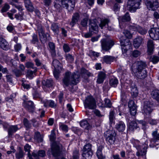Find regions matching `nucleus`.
Segmentation results:
<instances>
[{
    "label": "nucleus",
    "instance_id": "1",
    "mask_svg": "<svg viewBox=\"0 0 159 159\" xmlns=\"http://www.w3.org/2000/svg\"><path fill=\"white\" fill-rule=\"evenodd\" d=\"M147 67V65L145 62L137 61L133 64L131 69L133 73L137 78L143 79L147 76L146 70Z\"/></svg>",
    "mask_w": 159,
    "mask_h": 159
},
{
    "label": "nucleus",
    "instance_id": "2",
    "mask_svg": "<svg viewBox=\"0 0 159 159\" xmlns=\"http://www.w3.org/2000/svg\"><path fill=\"white\" fill-rule=\"evenodd\" d=\"M80 77L79 73L78 72L74 73L68 72L66 73L63 82L66 86L69 85H76L80 81Z\"/></svg>",
    "mask_w": 159,
    "mask_h": 159
},
{
    "label": "nucleus",
    "instance_id": "3",
    "mask_svg": "<svg viewBox=\"0 0 159 159\" xmlns=\"http://www.w3.org/2000/svg\"><path fill=\"white\" fill-rule=\"evenodd\" d=\"M55 138L56 135L54 131L52 130L49 137L50 140L53 142L51 144L52 153L54 157H56L59 156L60 154L61 145L59 144H57L54 142Z\"/></svg>",
    "mask_w": 159,
    "mask_h": 159
},
{
    "label": "nucleus",
    "instance_id": "4",
    "mask_svg": "<svg viewBox=\"0 0 159 159\" xmlns=\"http://www.w3.org/2000/svg\"><path fill=\"white\" fill-rule=\"evenodd\" d=\"M83 102L85 108L93 109L96 107L95 100L91 95H89L86 97Z\"/></svg>",
    "mask_w": 159,
    "mask_h": 159
},
{
    "label": "nucleus",
    "instance_id": "5",
    "mask_svg": "<svg viewBox=\"0 0 159 159\" xmlns=\"http://www.w3.org/2000/svg\"><path fill=\"white\" fill-rule=\"evenodd\" d=\"M116 134L114 130H109L106 132L105 135L106 140L107 143L110 145L114 144Z\"/></svg>",
    "mask_w": 159,
    "mask_h": 159
},
{
    "label": "nucleus",
    "instance_id": "6",
    "mask_svg": "<svg viewBox=\"0 0 159 159\" xmlns=\"http://www.w3.org/2000/svg\"><path fill=\"white\" fill-rule=\"evenodd\" d=\"M93 153L91 149V145L90 143L86 144L82 150V156L85 159H90Z\"/></svg>",
    "mask_w": 159,
    "mask_h": 159
},
{
    "label": "nucleus",
    "instance_id": "7",
    "mask_svg": "<svg viewBox=\"0 0 159 159\" xmlns=\"http://www.w3.org/2000/svg\"><path fill=\"white\" fill-rule=\"evenodd\" d=\"M124 36L120 39V42L122 52L123 53L126 52L128 49L130 48L131 43L128 39H125Z\"/></svg>",
    "mask_w": 159,
    "mask_h": 159
},
{
    "label": "nucleus",
    "instance_id": "8",
    "mask_svg": "<svg viewBox=\"0 0 159 159\" xmlns=\"http://www.w3.org/2000/svg\"><path fill=\"white\" fill-rule=\"evenodd\" d=\"M140 0H128V7L131 11L134 12L139 8Z\"/></svg>",
    "mask_w": 159,
    "mask_h": 159
},
{
    "label": "nucleus",
    "instance_id": "9",
    "mask_svg": "<svg viewBox=\"0 0 159 159\" xmlns=\"http://www.w3.org/2000/svg\"><path fill=\"white\" fill-rule=\"evenodd\" d=\"M101 43L102 49L106 51L110 50L114 44L112 40L108 39H103Z\"/></svg>",
    "mask_w": 159,
    "mask_h": 159
},
{
    "label": "nucleus",
    "instance_id": "10",
    "mask_svg": "<svg viewBox=\"0 0 159 159\" xmlns=\"http://www.w3.org/2000/svg\"><path fill=\"white\" fill-rule=\"evenodd\" d=\"M145 3L147 8L149 10H155L159 6L157 0H146Z\"/></svg>",
    "mask_w": 159,
    "mask_h": 159
},
{
    "label": "nucleus",
    "instance_id": "11",
    "mask_svg": "<svg viewBox=\"0 0 159 159\" xmlns=\"http://www.w3.org/2000/svg\"><path fill=\"white\" fill-rule=\"evenodd\" d=\"M61 3L63 7L69 11H72L75 6V0H61Z\"/></svg>",
    "mask_w": 159,
    "mask_h": 159
},
{
    "label": "nucleus",
    "instance_id": "12",
    "mask_svg": "<svg viewBox=\"0 0 159 159\" xmlns=\"http://www.w3.org/2000/svg\"><path fill=\"white\" fill-rule=\"evenodd\" d=\"M149 36L151 38L154 40L159 39V28H151L148 31Z\"/></svg>",
    "mask_w": 159,
    "mask_h": 159
},
{
    "label": "nucleus",
    "instance_id": "13",
    "mask_svg": "<svg viewBox=\"0 0 159 159\" xmlns=\"http://www.w3.org/2000/svg\"><path fill=\"white\" fill-rule=\"evenodd\" d=\"M152 104L149 101H145L144 103L143 112L147 115H149L152 111Z\"/></svg>",
    "mask_w": 159,
    "mask_h": 159
},
{
    "label": "nucleus",
    "instance_id": "14",
    "mask_svg": "<svg viewBox=\"0 0 159 159\" xmlns=\"http://www.w3.org/2000/svg\"><path fill=\"white\" fill-rule=\"evenodd\" d=\"M130 29L131 31L132 30L137 31L142 35L145 34L147 32V30L146 29L143 28L137 25H134L131 26Z\"/></svg>",
    "mask_w": 159,
    "mask_h": 159
},
{
    "label": "nucleus",
    "instance_id": "15",
    "mask_svg": "<svg viewBox=\"0 0 159 159\" xmlns=\"http://www.w3.org/2000/svg\"><path fill=\"white\" fill-rule=\"evenodd\" d=\"M128 107L129 108L131 114L133 116L135 115L136 113L137 107L134 104V102L133 100L129 101L128 103Z\"/></svg>",
    "mask_w": 159,
    "mask_h": 159
},
{
    "label": "nucleus",
    "instance_id": "16",
    "mask_svg": "<svg viewBox=\"0 0 159 159\" xmlns=\"http://www.w3.org/2000/svg\"><path fill=\"white\" fill-rule=\"evenodd\" d=\"M37 30L41 41L43 42H46L47 39V38L42 27L41 26L38 27Z\"/></svg>",
    "mask_w": 159,
    "mask_h": 159
},
{
    "label": "nucleus",
    "instance_id": "17",
    "mask_svg": "<svg viewBox=\"0 0 159 159\" xmlns=\"http://www.w3.org/2000/svg\"><path fill=\"white\" fill-rule=\"evenodd\" d=\"M80 15L78 12L75 13L72 16L71 22L70 23V25L71 27H73L79 19Z\"/></svg>",
    "mask_w": 159,
    "mask_h": 159
},
{
    "label": "nucleus",
    "instance_id": "18",
    "mask_svg": "<svg viewBox=\"0 0 159 159\" xmlns=\"http://www.w3.org/2000/svg\"><path fill=\"white\" fill-rule=\"evenodd\" d=\"M0 47L4 50H7L9 48L8 43L2 38H0Z\"/></svg>",
    "mask_w": 159,
    "mask_h": 159
},
{
    "label": "nucleus",
    "instance_id": "19",
    "mask_svg": "<svg viewBox=\"0 0 159 159\" xmlns=\"http://www.w3.org/2000/svg\"><path fill=\"white\" fill-rule=\"evenodd\" d=\"M143 42V38L139 37L135 39L134 41V45L135 48H139Z\"/></svg>",
    "mask_w": 159,
    "mask_h": 159
},
{
    "label": "nucleus",
    "instance_id": "20",
    "mask_svg": "<svg viewBox=\"0 0 159 159\" xmlns=\"http://www.w3.org/2000/svg\"><path fill=\"white\" fill-rule=\"evenodd\" d=\"M25 7L30 11L32 12L34 11V8L32 5L30 0H24Z\"/></svg>",
    "mask_w": 159,
    "mask_h": 159
},
{
    "label": "nucleus",
    "instance_id": "21",
    "mask_svg": "<svg viewBox=\"0 0 159 159\" xmlns=\"http://www.w3.org/2000/svg\"><path fill=\"white\" fill-rule=\"evenodd\" d=\"M103 148V147L102 145H100L98 147L96 154L98 159H105V157L102 154V150Z\"/></svg>",
    "mask_w": 159,
    "mask_h": 159
},
{
    "label": "nucleus",
    "instance_id": "22",
    "mask_svg": "<svg viewBox=\"0 0 159 159\" xmlns=\"http://www.w3.org/2000/svg\"><path fill=\"white\" fill-rule=\"evenodd\" d=\"M115 59V57L110 56H105L103 57V62L107 64H110L113 62Z\"/></svg>",
    "mask_w": 159,
    "mask_h": 159
},
{
    "label": "nucleus",
    "instance_id": "23",
    "mask_svg": "<svg viewBox=\"0 0 159 159\" xmlns=\"http://www.w3.org/2000/svg\"><path fill=\"white\" fill-rule=\"evenodd\" d=\"M44 106L45 107H50L52 108L55 107L56 104L52 100H46L44 102Z\"/></svg>",
    "mask_w": 159,
    "mask_h": 159
},
{
    "label": "nucleus",
    "instance_id": "24",
    "mask_svg": "<svg viewBox=\"0 0 159 159\" xmlns=\"http://www.w3.org/2000/svg\"><path fill=\"white\" fill-rule=\"evenodd\" d=\"M106 77V74L103 72H100L98 74L97 82L98 84L102 83Z\"/></svg>",
    "mask_w": 159,
    "mask_h": 159
},
{
    "label": "nucleus",
    "instance_id": "25",
    "mask_svg": "<svg viewBox=\"0 0 159 159\" xmlns=\"http://www.w3.org/2000/svg\"><path fill=\"white\" fill-rule=\"evenodd\" d=\"M147 47L148 54H151L152 53L154 49V44L153 41L152 40H148V42Z\"/></svg>",
    "mask_w": 159,
    "mask_h": 159
},
{
    "label": "nucleus",
    "instance_id": "26",
    "mask_svg": "<svg viewBox=\"0 0 159 159\" xmlns=\"http://www.w3.org/2000/svg\"><path fill=\"white\" fill-rule=\"evenodd\" d=\"M116 128L119 132H123L125 129V125L123 122L120 121L116 125Z\"/></svg>",
    "mask_w": 159,
    "mask_h": 159
},
{
    "label": "nucleus",
    "instance_id": "27",
    "mask_svg": "<svg viewBox=\"0 0 159 159\" xmlns=\"http://www.w3.org/2000/svg\"><path fill=\"white\" fill-rule=\"evenodd\" d=\"M130 19L129 13L127 12L126 13L124 16H120L118 18L119 21L122 22L129 21Z\"/></svg>",
    "mask_w": 159,
    "mask_h": 159
},
{
    "label": "nucleus",
    "instance_id": "28",
    "mask_svg": "<svg viewBox=\"0 0 159 159\" xmlns=\"http://www.w3.org/2000/svg\"><path fill=\"white\" fill-rule=\"evenodd\" d=\"M42 84L44 87H50L52 85V80H43L42 81Z\"/></svg>",
    "mask_w": 159,
    "mask_h": 159
},
{
    "label": "nucleus",
    "instance_id": "29",
    "mask_svg": "<svg viewBox=\"0 0 159 159\" xmlns=\"http://www.w3.org/2000/svg\"><path fill=\"white\" fill-rule=\"evenodd\" d=\"M18 129L17 125H11L10 126L8 130L9 135H12Z\"/></svg>",
    "mask_w": 159,
    "mask_h": 159
},
{
    "label": "nucleus",
    "instance_id": "30",
    "mask_svg": "<svg viewBox=\"0 0 159 159\" xmlns=\"http://www.w3.org/2000/svg\"><path fill=\"white\" fill-rule=\"evenodd\" d=\"M25 107L30 112L33 111L34 107L33 102L31 101H28L26 102Z\"/></svg>",
    "mask_w": 159,
    "mask_h": 159
},
{
    "label": "nucleus",
    "instance_id": "31",
    "mask_svg": "<svg viewBox=\"0 0 159 159\" xmlns=\"http://www.w3.org/2000/svg\"><path fill=\"white\" fill-rule=\"evenodd\" d=\"M45 155V152L44 150H39L37 153L36 152H34L32 153V156L34 157H36L38 156L43 157Z\"/></svg>",
    "mask_w": 159,
    "mask_h": 159
},
{
    "label": "nucleus",
    "instance_id": "32",
    "mask_svg": "<svg viewBox=\"0 0 159 159\" xmlns=\"http://www.w3.org/2000/svg\"><path fill=\"white\" fill-rule=\"evenodd\" d=\"M129 129L131 131L134 130L135 129L139 128L138 123L135 121H132L129 124Z\"/></svg>",
    "mask_w": 159,
    "mask_h": 159
},
{
    "label": "nucleus",
    "instance_id": "33",
    "mask_svg": "<svg viewBox=\"0 0 159 159\" xmlns=\"http://www.w3.org/2000/svg\"><path fill=\"white\" fill-rule=\"evenodd\" d=\"M84 16L85 17L81 20V25L83 27H86L87 25L89 15L87 13H85L84 14Z\"/></svg>",
    "mask_w": 159,
    "mask_h": 159
},
{
    "label": "nucleus",
    "instance_id": "34",
    "mask_svg": "<svg viewBox=\"0 0 159 159\" xmlns=\"http://www.w3.org/2000/svg\"><path fill=\"white\" fill-rule=\"evenodd\" d=\"M151 95L153 98L159 101V90L155 89L151 93Z\"/></svg>",
    "mask_w": 159,
    "mask_h": 159
},
{
    "label": "nucleus",
    "instance_id": "35",
    "mask_svg": "<svg viewBox=\"0 0 159 159\" xmlns=\"http://www.w3.org/2000/svg\"><path fill=\"white\" fill-rule=\"evenodd\" d=\"M89 27L90 29H92L93 30L97 31L98 30V26L96 23L94 22L93 20H91L89 25Z\"/></svg>",
    "mask_w": 159,
    "mask_h": 159
},
{
    "label": "nucleus",
    "instance_id": "36",
    "mask_svg": "<svg viewBox=\"0 0 159 159\" xmlns=\"http://www.w3.org/2000/svg\"><path fill=\"white\" fill-rule=\"evenodd\" d=\"M25 67L28 68H31L34 69V72L37 71V68L34 66V64L31 62L29 61L26 62L25 64Z\"/></svg>",
    "mask_w": 159,
    "mask_h": 159
},
{
    "label": "nucleus",
    "instance_id": "37",
    "mask_svg": "<svg viewBox=\"0 0 159 159\" xmlns=\"http://www.w3.org/2000/svg\"><path fill=\"white\" fill-rule=\"evenodd\" d=\"M118 83V80L115 78H113L111 79L109 82V84L110 85L114 87H116Z\"/></svg>",
    "mask_w": 159,
    "mask_h": 159
},
{
    "label": "nucleus",
    "instance_id": "38",
    "mask_svg": "<svg viewBox=\"0 0 159 159\" xmlns=\"http://www.w3.org/2000/svg\"><path fill=\"white\" fill-rule=\"evenodd\" d=\"M31 148V146L27 144H26L24 147V150L25 152H28V156L29 157V159H33L31 157L32 155L30 153Z\"/></svg>",
    "mask_w": 159,
    "mask_h": 159
},
{
    "label": "nucleus",
    "instance_id": "39",
    "mask_svg": "<svg viewBox=\"0 0 159 159\" xmlns=\"http://www.w3.org/2000/svg\"><path fill=\"white\" fill-rule=\"evenodd\" d=\"M110 22V20L108 19H105L101 21V23L99 24L100 27L102 29L106 26V25H107Z\"/></svg>",
    "mask_w": 159,
    "mask_h": 159
},
{
    "label": "nucleus",
    "instance_id": "40",
    "mask_svg": "<svg viewBox=\"0 0 159 159\" xmlns=\"http://www.w3.org/2000/svg\"><path fill=\"white\" fill-rule=\"evenodd\" d=\"M80 124V126L84 128L87 129H88L89 128V124L86 120H83L81 121Z\"/></svg>",
    "mask_w": 159,
    "mask_h": 159
},
{
    "label": "nucleus",
    "instance_id": "41",
    "mask_svg": "<svg viewBox=\"0 0 159 159\" xmlns=\"http://www.w3.org/2000/svg\"><path fill=\"white\" fill-rule=\"evenodd\" d=\"M51 29L56 34L58 33V27L57 24L53 23L52 24L51 27Z\"/></svg>",
    "mask_w": 159,
    "mask_h": 159
},
{
    "label": "nucleus",
    "instance_id": "42",
    "mask_svg": "<svg viewBox=\"0 0 159 159\" xmlns=\"http://www.w3.org/2000/svg\"><path fill=\"white\" fill-rule=\"evenodd\" d=\"M59 126L60 129L63 131L65 132H67L68 130V127L67 125L61 123L59 124Z\"/></svg>",
    "mask_w": 159,
    "mask_h": 159
},
{
    "label": "nucleus",
    "instance_id": "43",
    "mask_svg": "<svg viewBox=\"0 0 159 159\" xmlns=\"http://www.w3.org/2000/svg\"><path fill=\"white\" fill-rule=\"evenodd\" d=\"M24 155L23 151L20 148L18 152L16 154V157L18 159L22 158Z\"/></svg>",
    "mask_w": 159,
    "mask_h": 159
},
{
    "label": "nucleus",
    "instance_id": "44",
    "mask_svg": "<svg viewBox=\"0 0 159 159\" xmlns=\"http://www.w3.org/2000/svg\"><path fill=\"white\" fill-rule=\"evenodd\" d=\"M52 64L55 69H57L59 70V66L60 64L59 61L57 60H54L52 62Z\"/></svg>",
    "mask_w": 159,
    "mask_h": 159
},
{
    "label": "nucleus",
    "instance_id": "45",
    "mask_svg": "<svg viewBox=\"0 0 159 159\" xmlns=\"http://www.w3.org/2000/svg\"><path fill=\"white\" fill-rule=\"evenodd\" d=\"M131 142L133 144L134 146L136 148L138 149L139 148V142L138 140H136L135 139H132Z\"/></svg>",
    "mask_w": 159,
    "mask_h": 159
},
{
    "label": "nucleus",
    "instance_id": "46",
    "mask_svg": "<svg viewBox=\"0 0 159 159\" xmlns=\"http://www.w3.org/2000/svg\"><path fill=\"white\" fill-rule=\"evenodd\" d=\"M152 135L153 139L154 140H159V133H157V130H155L152 132Z\"/></svg>",
    "mask_w": 159,
    "mask_h": 159
},
{
    "label": "nucleus",
    "instance_id": "47",
    "mask_svg": "<svg viewBox=\"0 0 159 159\" xmlns=\"http://www.w3.org/2000/svg\"><path fill=\"white\" fill-rule=\"evenodd\" d=\"M114 113L113 111H111L110 113L109 120L111 125L114 124Z\"/></svg>",
    "mask_w": 159,
    "mask_h": 159
},
{
    "label": "nucleus",
    "instance_id": "48",
    "mask_svg": "<svg viewBox=\"0 0 159 159\" xmlns=\"http://www.w3.org/2000/svg\"><path fill=\"white\" fill-rule=\"evenodd\" d=\"M49 46L50 49L52 51V54L53 56H55L56 54L55 50V45L52 42H50L49 43Z\"/></svg>",
    "mask_w": 159,
    "mask_h": 159
},
{
    "label": "nucleus",
    "instance_id": "49",
    "mask_svg": "<svg viewBox=\"0 0 159 159\" xmlns=\"http://www.w3.org/2000/svg\"><path fill=\"white\" fill-rule=\"evenodd\" d=\"M138 123L139 128V126H141L143 129H145L146 125V123L145 121L140 120L138 121Z\"/></svg>",
    "mask_w": 159,
    "mask_h": 159
},
{
    "label": "nucleus",
    "instance_id": "50",
    "mask_svg": "<svg viewBox=\"0 0 159 159\" xmlns=\"http://www.w3.org/2000/svg\"><path fill=\"white\" fill-rule=\"evenodd\" d=\"M124 34L127 39H130L132 37V34L129 31L127 30H125L123 32Z\"/></svg>",
    "mask_w": 159,
    "mask_h": 159
},
{
    "label": "nucleus",
    "instance_id": "51",
    "mask_svg": "<svg viewBox=\"0 0 159 159\" xmlns=\"http://www.w3.org/2000/svg\"><path fill=\"white\" fill-rule=\"evenodd\" d=\"M104 106L106 107H111V103L109 99H105L104 100Z\"/></svg>",
    "mask_w": 159,
    "mask_h": 159
},
{
    "label": "nucleus",
    "instance_id": "52",
    "mask_svg": "<svg viewBox=\"0 0 159 159\" xmlns=\"http://www.w3.org/2000/svg\"><path fill=\"white\" fill-rule=\"evenodd\" d=\"M23 123L24 126L27 128H29L31 127V125L29 121L26 118L24 119Z\"/></svg>",
    "mask_w": 159,
    "mask_h": 159
},
{
    "label": "nucleus",
    "instance_id": "53",
    "mask_svg": "<svg viewBox=\"0 0 159 159\" xmlns=\"http://www.w3.org/2000/svg\"><path fill=\"white\" fill-rule=\"evenodd\" d=\"M35 137L38 142H41L43 141V137L41 136L39 133L36 132L35 133Z\"/></svg>",
    "mask_w": 159,
    "mask_h": 159
},
{
    "label": "nucleus",
    "instance_id": "54",
    "mask_svg": "<svg viewBox=\"0 0 159 159\" xmlns=\"http://www.w3.org/2000/svg\"><path fill=\"white\" fill-rule=\"evenodd\" d=\"M131 94L134 97L137 96L138 94V91L136 88H132L131 89Z\"/></svg>",
    "mask_w": 159,
    "mask_h": 159
},
{
    "label": "nucleus",
    "instance_id": "55",
    "mask_svg": "<svg viewBox=\"0 0 159 159\" xmlns=\"http://www.w3.org/2000/svg\"><path fill=\"white\" fill-rule=\"evenodd\" d=\"M151 60L154 64H156L159 61V58L157 56H153L151 58Z\"/></svg>",
    "mask_w": 159,
    "mask_h": 159
},
{
    "label": "nucleus",
    "instance_id": "56",
    "mask_svg": "<svg viewBox=\"0 0 159 159\" xmlns=\"http://www.w3.org/2000/svg\"><path fill=\"white\" fill-rule=\"evenodd\" d=\"M10 8L9 5L7 3H5L1 10L2 12H5L7 11Z\"/></svg>",
    "mask_w": 159,
    "mask_h": 159
},
{
    "label": "nucleus",
    "instance_id": "57",
    "mask_svg": "<svg viewBox=\"0 0 159 159\" xmlns=\"http://www.w3.org/2000/svg\"><path fill=\"white\" fill-rule=\"evenodd\" d=\"M34 72V71H32L31 70H28L27 72V76L30 79H32L33 78V74Z\"/></svg>",
    "mask_w": 159,
    "mask_h": 159
},
{
    "label": "nucleus",
    "instance_id": "58",
    "mask_svg": "<svg viewBox=\"0 0 159 159\" xmlns=\"http://www.w3.org/2000/svg\"><path fill=\"white\" fill-rule=\"evenodd\" d=\"M23 13L21 12V14H16L15 15V18L18 20L21 21L23 19Z\"/></svg>",
    "mask_w": 159,
    "mask_h": 159
},
{
    "label": "nucleus",
    "instance_id": "59",
    "mask_svg": "<svg viewBox=\"0 0 159 159\" xmlns=\"http://www.w3.org/2000/svg\"><path fill=\"white\" fill-rule=\"evenodd\" d=\"M141 54V52L137 50H134L132 53V56L135 57H136L139 56Z\"/></svg>",
    "mask_w": 159,
    "mask_h": 159
},
{
    "label": "nucleus",
    "instance_id": "60",
    "mask_svg": "<svg viewBox=\"0 0 159 159\" xmlns=\"http://www.w3.org/2000/svg\"><path fill=\"white\" fill-rule=\"evenodd\" d=\"M66 60L70 62H71L73 61L74 58L70 54L66 55Z\"/></svg>",
    "mask_w": 159,
    "mask_h": 159
},
{
    "label": "nucleus",
    "instance_id": "61",
    "mask_svg": "<svg viewBox=\"0 0 159 159\" xmlns=\"http://www.w3.org/2000/svg\"><path fill=\"white\" fill-rule=\"evenodd\" d=\"M72 159H79V153L78 151L75 150L74 152Z\"/></svg>",
    "mask_w": 159,
    "mask_h": 159
},
{
    "label": "nucleus",
    "instance_id": "62",
    "mask_svg": "<svg viewBox=\"0 0 159 159\" xmlns=\"http://www.w3.org/2000/svg\"><path fill=\"white\" fill-rule=\"evenodd\" d=\"M120 9V6L117 3L115 4L113 8V10L115 12L119 11Z\"/></svg>",
    "mask_w": 159,
    "mask_h": 159
},
{
    "label": "nucleus",
    "instance_id": "63",
    "mask_svg": "<svg viewBox=\"0 0 159 159\" xmlns=\"http://www.w3.org/2000/svg\"><path fill=\"white\" fill-rule=\"evenodd\" d=\"M64 51L66 52H68L70 50V48L69 46L67 44H64L63 46Z\"/></svg>",
    "mask_w": 159,
    "mask_h": 159
},
{
    "label": "nucleus",
    "instance_id": "64",
    "mask_svg": "<svg viewBox=\"0 0 159 159\" xmlns=\"http://www.w3.org/2000/svg\"><path fill=\"white\" fill-rule=\"evenodd\" d=\"M41 94L40 93L37 91H35L33 93V96L34 98H39L40 97Z\"/></svg>",
    "mask_w": 159,
    "mask_h": 159
}]
</instances>
